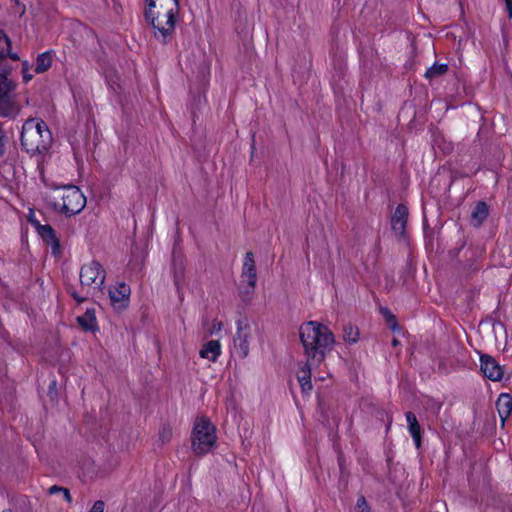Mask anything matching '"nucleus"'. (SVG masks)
Instances as JSON below:
<instances>
[{
    "mask_svg": "<svg viewBox=\"0 0 512 512\" xmlns=\"http://www.w3.org/2000/svg\"><path fill=\"white\" fill-rule=\"evenodd\" d=\"M480 366L485 377L492 381L502 380L504 374L503 368L493 357L489 355H481Z\"/></svg>",
    "mask_w": 512,
    "mask_h": 512,
    "instance_id": "obj_10",
    "label": "nucleus"
},
{
    "mask_svg": "<svg viewBox=\"0 0 512 512\" xmlns=\"http://www.w3.org/2000/svg\"><path fill=\"white\" fill-rule=\"evenodd\" d=\"M105 278V269L97 261H91L81 267L80 282L83 287H88V293L102 292Z\"/></svg>",
    "mask_w": 512,
    "mask_h": 512,
    "instance_id": "obj_6",
    "label": "nucleus"
},
{
    "mask_svg": "<svg viewBox=\"0 0 512 512\" xmlns=\"http://www.w3.org/2000/svg\"><path fill=\"white\" fill-rule=\"evenodd\" d=\"M37 232L43 240L53 246L54 252L59 249V240L54 229L50 225H37Z\"/></svg>",
    "mask_w": 512,
    "mask_h": 512,
    "instance_id": "obj_17",
    "label": "nucleus"
},
{
    "mask_svg": "<svg viewBox=\"0 0 512 512\" xmlns=\"http://www.w3.org/2000/svg\"><path fill=\"white\" fill-rule=\"evenodd\" d=\"M430 408L435 414H438L442 408V403L435 400H429Z\"/></svg>",
    "mask_w": 512,
    "mask_h": 512,
    "instance_id": "obj_30",
    "label": "nucleus"
},
{
    "mask_svg": "<svg viewBox=\"0 0 512 512\" xmlns=\"http://www.w3.org/2000/svg\"><path fill=\"white\" fill-rule=\"evenodd\" d=\"M105 504L103 501H95L92 508L88 512H104Z\"/></svg>",
    "mask_w": 512,
    "mask_h": 512,
    "instance_id": "obj_28",
    "label": "nucleus"
},
{
    "mask_svg": "<svg viewBox=\"0 0 512 512\" xmlns=\"http://www.w3.org/2000/svg\"><path fill=\"white\" fill-rule=\"evenodd\" d=\"M508 17L512 19V0H505Z\"/></svg>",
    "mask_w": 512,
    "mask_h": 512,
    "instance_id": "obj_32",
    "label": "nucleus"
},
{
    "mask_svg": "<svg viewBox=\"0 0 512 512\" xmlns=\"http://www.w3.org/2000/svg\"><path fill=\"white\" fill-rule=\"evenodd\" d=\"M299 337L305 350L306 359L316 364L323 362L335 343L330 329L317 321L303 323L299 329Z\"/></svg>",
    "mask_w": 512,
    "mask_h": 512,
    "instance_id": "obj_1",
    "label": "nucleus"
},
{
    "mask_svg": "<svg viewBox=\"0 0 512 512\" xmlns=\"http://www.w3.org/2000/svg\"><path fill=\"white\" fill-rule=\"evenodd\" d=\"M359 330L351 324L345 325L343 329V339L349 344H355L359 340Z\"/></svg>",
    "mask_w": 512,
    "mask_h": 512,
    "instance_id": "obj_22",
    "label": "nucleus"
},
{
    "mask_svg": "<svg viewBox=\"0 0 512 512\" xmlns=\"http://www.w3.org/2000/svg\"><path fill=\"white\" fill-rule=\"evenodd\" d=\"M79 325L85 331H95L97 329L96 316L93 310H87L86 313L77 318Z\"/></svg>",
    "mask_w": 512,
    "mask_h": 512,
    "instance_id": "obj_20",
    "label": "nucleus"
},
{
    "mask_svg": "<svg viewBox=\"0 0 512 512\" xmlns=\"http://www.w3.org/2000/svg\"><path fill=\"white\" fill-rule=\"evenodd\" d=\"M216 442V427L213 423L205 417L196 419L191 433V449L193 453L203 456L216 446Z\"/></svg>",
    "mask_w": 512,
    "mask_h": 512,
    "instance_id": "obj_5",
    "label": "nucleus"
},
{
    "mask_svg": "<svg viewBox=\"0 0 512 512\" xmlns=\"http://www.w3.org/2000/svg\"><path fill=\"white\" fill-rule=\"evenodd\" d=\"M405 418L408 432L413 439L415 447L419 449L422 445V430L417 417L413 412L408 411L405 413Z\"/></svg>",
    "mask_w": 512,
    "mask_h": 512,
    "instance_id": "obj_13",
    "label": "nucleus"
},
{
    "mask_svg": "<svg viewBox=\"0 0 512 512\" xmlns=\"http://www.w3.org/2000/svg\"><path fill=\"white\" fill-rule=\"evenodd\" d=\"M241 281L246 283L251 290H254L257 282V273L252 252L245 254L242 266Z\"/></svg>",
    "mask_w": 512,
    "mask_h": 512,
    "instance_id": "obj_11",
    "label": "nucleus"
},
{
    "mask_svg": "<svg viewBox=\"0 0 512 512\" xmlns=\"http://www.w3.org/2000/svg\"><path fill=\"white\" fill-rule=\"evenodd\" d=\"M223 328V324L220 321L214 320L211 324V328L209 330V333L212 335L214 333H217L221 331Z\"/></svg>",
    "mask_w": 512,
    "mask_h": 512,
    "instance_id": "obj_29",
    "label": "nucleus"
},
{
    "mask_svg": "<svg viewBox=\"0 0 512 512\" xmlns=\"http://www.w3.org/2000/svg\"><path fill=\"white\" fill-rule=\"evenodd\" d=\"M30 68H31V65L29 64L28 61L22 62V75H23V80L25 83H28L33 78V74L30 73Z\"/></svg>",
    "mask_w": 512,
    "mask_h": 512,
    "instance_id": "obj_26",
    "label": "nucleus"
},
{
    "mask_svg": "<svg viewBox=\"0 0 512 512\" xmlns=\"http://www.w3.org/2000/svg\"><path fill=\"white\" fill-rule=\"evenodd\" d=\"M48 492L49 494L65 493V500L69 503L72 501L70 492L67 488L54 485L49 488Z\"/></svg>",
    "mask_w": 512,
    "mask_h": 512,
    "instance_id": "obj_25",
    "label": "nucleus"
},
{
    "mask_svg": "<svg viewBox=\"0 0 512 512\" xmlns=\"http://www.w3.org/2000/svg\"><path fill=\"white\" fill-rule=\"evenodd\" d=\"M392 344L396 346L398 344V341L396 339H393Z\"/></svg>",
    "mask_w": 512,
    "mask_h": 512,
    "instance_id": "obj_35",
    "label": "nucleus"
},
{
    "mask_svg": "<svg viewBox=\"0 0 512 512\" xmlns=\"http://www.w3.org/2000/svg\"><path fill=\"white\" fill-rule=\"evenodd\" d=\"M253 338L252 327L247 319L236 322V333L233 338L232 350L242 359L249 355L250 342Z\"/></svg>",
    "mask_w": 512,
    "mask_h": 512,
    "instance_id": "obj_7",
    "label": "nucleus"
},
{
    "mask_svg": "<svg viewBox=\"0 0 512 512\" xmlns=\"http://www.w3.org/2000/svg\"><path fill=\"white\" fill-rule=\"evenodd\" d=\"M131 294L130 286L124 282H119L109 289V298L111 305L115 310H122L128 306Z\"/></svg>",
    "mask_w": 512,
    "mask_h": 512,
    "instance_id": "obj_9",
    "label": "nucleus"
},
{
    "mask_svg": "<svg viewBox=\"0 0 512 512\" xmlns=\"http://www.w3.org/2000/svg\"><path fill=\"white\" fill-rule=\"evenodd\" d=\"M408 219V210L407 207L403 204H399L392 216L391 226L393 232L398 236H403L405 233V228Z\"/></svg>",
    "mask_w": 512,
    "mask_h": 512,
    "instance_id": "obj_12",
    "label": "nucleus"
},
{
    "mask_svg": "<svg viewBox=\"0 0 512 512\" xmlns=\"http://www.w3.org/2000/svg\"><path fill=\"white\" fill-rule=\"evenodd\" d=\"M158 0H145V3H157Z\"/></svg>",
    "mask_w": 512,
    "mask_h": 512,
    "instance_id": "obj_34",
    "label": "nucleus"
},
{
    "mask_svg": "<svg viewBox=\"0 0 512 512\" xmlns=\"http://www.w3.org/2000/svg\"><path fill=\"white\" fill-rule=\"evenodd\" d=\"M497 411L501 419L502 425L512 413V397L510 394L502 393L496 402Z\"/></svg>",
    "mask_w": 512,
    "mask_h": 512,
    "instance_id": "obj_16",
    "label": "nucleus"
},
{
    "mask_svg": "<svg viewBox=\"0 0 512 512\" xmlns=\"http://www.w3.org/2000/svg\"><path fill=\"white\" fill-rule=\"evenodd\" d=\"M49 203L56 211L71 217L85 208L86 197L78 187L68 185L55 189L53 195L49 197Z\"/></svg>",
    "mask_w": 512,
    "mask_h": 512,
    "instance_id": "obj_4",
    "label": "nucleus"
},
{
    "mask_svg": "<svg viewBox=\"0 0 512 512\" xmlns=\"http://www.w3.org/2000/svg\"><path fill=\"white\" fill-rule=\"evenodd\" d=\"M11 41L9 37L0 30V58L8 56L13 61H18L19 56L17 53H12L10 51Z\"/></svg>",
    "mask_w": 512,
    "mask_h": 512,
    "instance_id": "obj_21",
    "label": "nucleus"
},
{
    "mask_svg": "<svg viewBox=\"0 0 512 512\" xmlns=\"http://www.w3.org/2000/svg\"><path fill=\"white\" fill-rule=\"evenodd\" d=\"M88 292L85 295H81L76 291L71 292L72 297L78 302L82 303L88 299Z\"/></svg>",
    "mask_w": 512,
    "mask_h": 512,
    "instance_id": "obj_31",
    "label": "nucleus"
},
{
    "mask_svg": "<svg viewBox=\"0 0 512 512\" xmlns=\"http://www.w3.org/2000/svg\"><path fill=\"white\" fill-rule=\"evenodd\" d=\"M14 84L8 80L6 74L0 73V116L14 117L19 112V107L12 97Z\"/></svg>",
    "mask_w": 512,
    "mask_h": 512,
    "instance_id": "obj_8",
    "label": "nucleus"
},
{
    "mask_svg": "<svg viewBox=\"0 0 512 512\" xmlns=\"http://www.w3.org/2000/svg\"><path fill=\"white\" fill-rule=\"evenodd\" d=\"M53 51L48 50L40 53L36 58L35 73L41 74L46 72L52 65Z\"/></svg>",
    "mask_w": 512,
    "mask_h": 512,
    "instance_id": "obj_19",
    "label": "nucleus"
},
{
    "mask_svg": "<svg viewBox=\"0 0 512 512\" xmlns=\"http://www.w3.org/2000/svg\"><path fill=\"white\" fill-rule=\"evenodd\" d=\"M319 365L306 359L304 365L297 372V379L303 392H310L312 390L311 371L314 366Z\"/></svg>",
    "mask_w": 512,
    "mask_h": 512,
    "instance_id": "obj_15",
    "label": "nucleus"
},
{
    "mask_svg": "<svg viewBox=\"0 0 512 512\" xmlns=\"http://www.w3.org/2000/svg\"><path fill=\"white\" fill-rule=\"evenodd\" d=\"M386 312H387V314H389V319H390L391 321H393V323L391 324L390 328H391L393 331L397 330V329H398V325H397V323H396V319H395V317H394L392 314H390V312H389L388 310H387Z\"/></svg>",
    "mask_w": 512,
    "mask_h": 512,
    "instance_id": "obj_33",
    "label": "nucleus"
},
{
    "mask_svg": "<svg viewBox=\"0 0 512 512\" xmlns=\"http://www.w3.org/2000/svg\"><path fill=\"white\" fill-rule=\"evenodd\" d=\"M20 140L28 153H40L49 148L52 134L43 120L31 118L23 124Z\"/></svg>",
    "mask_w": 512,
    "mask_h": 512,
    "instance_id": "obj_3",
    "label": "nucleus"
},
{
    "mask_svg": "<svg viewBox=\"0 0 512 512\" xmlns=\"http://www.w3.org/2000/svg\"><path fill=\"white\" fill-rule=\"evenodd\" d=\"M172 437V429L169 425H164L159 431V438L163 443L169 442Z\"/></svg>",
    "mask_w": 512,
    "mask_h": 512,
    "instance_id": "obj_24",
    "label": "nucleus"
},
{
    "mask_svg": "<svg viewBox=\"0 0 512 512\" xmlns=\"http://www.w3.org/2000/svg\"><path fill=\"white\" fill-rule=\"evenodd\" d=\"M179 1L169 0L165 4L145 3L144 18L152 28L155 39L163 44L168 43L174 32L178 19Z\"/></svg>",
    "mask_w": 512,
    "mask_h": 512,
    "instance_id": "obj_2",
    "label": "nucleus"
},
{
    "mask_svg": "<svg viewBox=\"0 0 512 512\" xmlns=\"http://www.w3.org/2000/svg\"><path fill=\"white\" fill-rule=\"evenodd\" d=\"M2 512H12L10 509L3 510Z\"/></svg>",
    "mask_w": 512,
    "mask_h": 512,
    "instance_id": "obj_36",
    "label": "nucleus"
},
{
    "mask_svg": "<svg viewBox=\"0 0 512 512\" xmlns=\"http://www.w3.org/2000/svg\"><path fill=\"white\" fill-rule=\"evenodd\" d=\"M357 512H369L367 501L363 496L357 500Z\"/></svg>",
    "mask_w": 512,
    "mask_h": 512,
    "instance_id": "obj_27",
    "label": "nucleus"
},
{
    "mask_svg": "<svg viewBox=\"0 0 512 512\" xmlns=\"http://www.w3.org/2000/svg\"><path fill=\"white\" fill-rule=\"evenodd\" d=\"M448 65L447 64H438L434 63L431 67H429L425 72V77L427 79H433L435 77H438L440 75H443L447 72Z\"/></svg>",
    "mask_w": 512,
    "mask_h": 512,
    "instance_id": "obj_23",
    "label": "nucleus"
},
{
    "mask_svg": "<svg viewBox=\"0 0 512 512\" xmlns=\"http://www.w3.org/2000/svg\"><path fill=\"white\" fill-rule=\"evenodd\" d=\"M488 212V205L483 201L478 202L471 214L472 224L475 227H480L482 223L486 220Z\"/></svg>",
    "mask_w": 512,
    "mask_h": 512,
    "instance_id": "obj_18",
    "label": "nucleus"
},
{
    "mask_svg": "<svg viewBox=\"0 0 512 512\" xmlns=\"http://www.w3.org/2000/svg\"><path fill=\"white\" fill-rule=\"evenodd\" d=\"M222 353V346L219 340H210L203 344L199 356L210 362H216Z\"/></svg>",
    "mask_w": 512,
    "mask_h": 512,
    "instance_id": "obj_14",
    "label": "nucleus"
}]
</instances>
